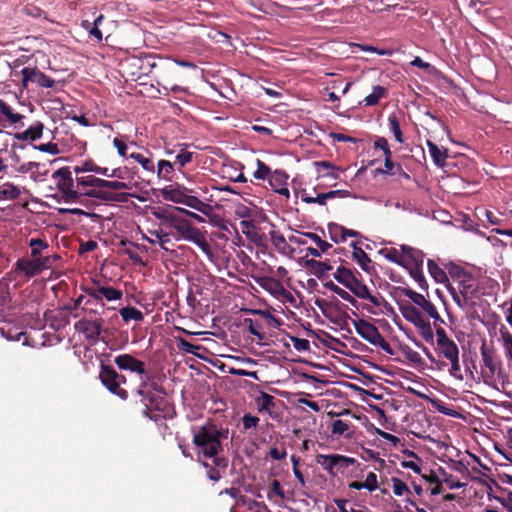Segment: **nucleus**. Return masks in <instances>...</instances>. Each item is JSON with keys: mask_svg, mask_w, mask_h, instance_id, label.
I'll use <instances>...</instances> for the list:
<instances>
[{"mask_svg": "<svg viewBox=\"0 0 512 512\" xmlns=\"http://www.w3.org/2000/svg\"><path fill=\"white\" fill-rule=\"evenodd\" d=\"M193 154L185 149H181L176 155L174 164L178 166V171L182 172V168L192 161Z\"/></svg>", "mask_w": 512, "mask_h": 512, "instance_id": "09e8293b", "label": "nucleus"}, {"mask_svg": "<svg viewBox=\"0 0 512 512\" xmlns=\"http://www.w3.org/2000/svg\"><path fill=\"white\" fill-rule=\"evenodd\" d=\"M166 229L165 227L159 226L156 229L148 230L149 235H143L142 238L150 244H158L163 250L168 251V244L171 243L173 233Z\"/></svg>", "mask_w": 512, "mask_h": 512, "instance_id": "6ab92c4d", "label": "nucleus"}, {"mask_svg": "<svg viewBox=\"0 0 512 512\" xmlns=\"http://www.w3.org/2000/svg\"><path fill=\"white\" fill-rule=\"evenodd\" d=\"M436 337L437 350L444 358L449 360L459 356V349L457 344L447 336L444 329H437Z\"/></svg>", "mask_w": 512, "mask_h": 512, "instance_id": "dca6fc26", "label": "nucleus"}, {"mask_svg": "<svg viewBox=\"0 0 512 512\" xmlns=\"http://www.w3.org/2000/svg\"><path fill=\"white\" fill-rule=\"evenodd\" d=\"M102 188H107L109 190H124L130 189L131 186L127 182L119 181V180H103Z\"/></svg>", "mask_w": 512, "mask_h": 512, "instance_id": "864d4df0", "label": "nucleus"}, {"mask_svg": "<svg viewBox=\"0 0 512 512\" xmlns=\"http://www.w3.org/2000/svg\"><path fill=\"white\" fill-rule=\"evenodd\" d=\"M48 259H34L23 257L17 260L14 267V272L17 275L24 276L26 278H32L44 269L48 268Z\"/></svg>", "mask_w": 512, "mask_h": 512, "instance_id": "9b49d317", "label": "nucleus"}, {"mask_svg": "<svg viewBox=\"0 0 512 512\" xmlns=\"http://www.w3.org/2000/svg\"><path fill=\"white\" fill-rule=\"evenodd\" d=\"M272 495H276L278 496L280 499H284L285 498V493L280 485V482L277 481V480H273L271 486H270V490H269V493H268V496L271 498Z\"/></svg>", "mask_w": 512, "mask_h": 512, "instance_id": "69168bd1", "label": "nucleus"}, {"mask_svg": "<svg viewBox=\"0 0 512 512\" xmlns=\"http://www.w3.org/2000/svg\"><path fill=\"white\" fill-rule=\"evenodd\" d=\"M12 155H17L15 150H9L7 148L0 149V172H6L8 168L13 170V162Z\"/></svg>", "mask_w": 512, "mask_h": 512, "instance_id": "a19ab883", "label": "nucleus"}, {"mask_svg": "<svg viewBox=\"0 0 512 512\" xmlns=\"http://www.w3.org/2000/svg\"><path fill=\"white\" fill-rule=\"evenodd\" d=\"M243 427L245 430L255 428L259 423V418L250 414H245L242 418Z\"/></svg>", "mask_w": 512, "mask_h": 512, "instance_id": "338daca9", "label": "nucleus"}, {"mask_svg": "<svg viewBox=\"0 0 512 512\" xmlns=\"http://www.w3.org/2000/svg\"><path fill=\"white\" fill-rule=\"evenodd\" d=\"M305 236L309 238L311 241H313L317 247L321 250V252H327L332 245L320 238V236L316 233L307 232L305 233Z\"/></svg>", "mask_w": 512, "mask_h": 512, "instance_id": "3c124183", "label": "nucleus"}, {"mask_svg": "<svg viewBox=\"0 0 512 512\" xmlns=\"http://www.w3.org/2000/svg\"><path fill=\"white\" fill-rule=\"evenodd\" d=\"M287 180L288 176L286 175L285 172L281 170H275L270 175L268 182L276 193L285 196L286 198H289L290 191L287 186Z\"/></svg>", "mask_w": 512, "mask_h": 512, "instance_id": "412c9836", "label": "nucleus"}, {"mask_svg": "<svg viewBox=\"0 0 512 512\" xmlns=\"http://www.w3.org/2000/svg\"><path fill=\"white\" fill-rule=\"evenodd\" d=\"M402 314L404 318L415 325L416 328H419L423 324H425L428 320L423 316V314L413 306H406L402 310Z\"/></svg>", "mask_w": 512, "mask_h": 512, "instance_id": "cd10ccee", "label": "nucleus"}, {"mask_svg": "<svg viewBox=\"0 0 512 512\" xmlns=\"http://www.w3.org/2000/svg\"><path fill=\"white\" fill-rule=\"evenodd\" d=\"M29 247L31 249V257L34 259H48L42 257L41 252L48 248V243L40 238H32L29 241Z\"/></svg>", "mask_w": 512, "mask_h": 512, "instance_id": "4c0bfd02", "label": "nucleus"}, {"mask_svg": "<svg viewBox=\"0 0 512 512\" xmlns=\"http://www.w3.org/2000/svg\"><path fill=\"white\" fill-rule=\"evenodd\" d=\"M354 251L352 254L353 259L356 261V263L361 267V269L365 272L370 273L372 268L371 265V259L369 256L359 247H356L355 244H353Z\"/></svg>", "mask_w": 512, "mask_h": 512, "instance_id": "2f4dec72", "label": "nucleus"}, {"mask_svg": "<svg viewBox=\"0 0 512 512\" xmlns=\"http://www.w3.org/2000/svg\"><path fill=\"white\" fill-rule=\"evenodd\" d=\"M338 195L346 196L347 192L344 190H334V191H329V192L322 193V194H317L315 197L308 195V194H304L302 196V200L308 204L325 205L327 200L333 199Z\"/></svg>", "mask_w": 512, "mask_h": 512, "instance_id": "a878e982", "label": "nucleus"}, {"mask_svg": "<svg viewBox=\"0 0 512 512\" xmlns=\"http://www.w3.org/2000/svg\"><path fill=\"white\" fill-rule=\"evenodd\" d=\"M130 158H132L137 163H139L145 171H147L149 173L155 172V166H154L152 159L145 157L141 153H132V154H130Z\"/></svg>", "mask_w": 512, "mask_h": 512, "instance_id": "a18cd8bd", "label": "nucleus"}, {"mask_svg": "<svg viewBox=\"0 0 512 512\" xmlns=\"http://www.w3.org/2000/svg\"><path fill=\"white\" fill-rule=\"evenodd\" d=\"M180 347L186 353H190V354H193V355H198L197 351L202 349V347L200 345L192 344V343H190V342H188V341H186L184 339L180 340Z\"/></svg>", "mask_w": 512, "mask_h": 512, "instance_id": "e2e57ef3", "label": "nucleus"}, {"mask_svg": "<svg viewBox=\"0 0 512 512\" xmlns=\"http://www.w3.org/2000/svg\"><path fill=\"white\" fill-rule=\"evenodd\" d=\"M256 404L259 412L271 413V409L274 407V397L270 394L262 392L261 395L256 399Z\"/></svg>", "mask_w": 512, "mask_h": 512, "instance_id": "79ce46f5", "label": "nucleus"}, {"mask_svg": "<svg viewBox=\"0 0 512 512\" xmlns=\"http://www.w3.org/2000/svg\"><path fill=\"white\" fill-rule=\"evenodd\" d=\"M168 229H174L176 231L177 234H173L176 240L183 239L190 241L197 245L209 259L213 258L211 246L205 235L187 219L179 216L175 219H170V227Z\"/></svg>", "mask_w": 512, "mask_h": 512, "instance_id": "7ed1b4c3", "label": "nucleus"}, {"mask_svg": "<svg viewBox=\"0 0 512 512\" xmlns=\"http://www.w3.org/2000/svg\"><path fill=\"white\" fill-rule=\"evenodd\" d=\"M83 194L103 201L126 202L128 198L126 193H115L108 190H87Z\"/></svg>", "mask_w": 512, "mask_h": 512, "instance_id": "393cba45", "label": "nucleus"}, {"mask_svg": "<svg viewBox=\"0 0 512 512\" xmlns=\"http://www.w3.org/2000/svg\"><path fill=\"white\" fill-rule=\"evenodd\" d=\"M379 253L387 260L401 266H416L423 264L424 254L408 245H401L400 248L385 247Z\"/></svg>", "mask_w": 512, "mask_h": 512, "instance_id": "20e7f679", "label": "nucleus"}, {"mask_svg": "<svg viewBox=\"0 0 512 512\" xmlns=\"http://www.w3.org/2000/svg\"><path fill=\"white\" fill-rule=\"evenodd\" d=\"M375 432L378 436H380L381 438H383L386 441H388L389 443H391L394 447H397L401 442V440L397 436L390 434L388 432H385L379 428H376Z\"/></svg>", "mask_w": 512, "mask_h": 512, "instance_id": "bf43d9fd", "label": "nucleus"}, {"mask_svg": "<svg viewBox=\"0 0 512 512\" xmlns=\"http://www.w3.org/2000/svg\"><path fill=\"white\" fill-rule=\"evenodd\" d=\"M12 158L14 163L11 164L13 165L14 172L20 174L30 173V178L35 182H41L45 180L49 172L45 164L33 161L21 163L18 155H12Z\"/></svg>", "mask_w": 512, "mask_h": 512, "instance_id": "9d476101", "label": "nucleus"}, {"mask_svg": "<svg viewBox=\"0 0 512 512\" xmlns=\"http://www.w3.org/2000/svg\"><path fill=\"white\" fill-rule=\"evenodd\" d=\"M316 463L330 476L336 477L343 474L350 466H353L356 459L341 454H319L316 456Z\"/></svg>", "mask_w": 512, "mask_h": 512, "instance_id": "423d86ee", "label": "nucleus"}, {"mask_svg": "<svg viewBox=\"0 0 512 512\" xmlns=\"http://www.w3.org/2000/svg\"><path fill=\"white\" fill-rule=\"evenodd\" d=\"M388 126L390 131L393 133L395 140L399 143L404 142L403 133L401 130L400 122L396 116V114H390L388 116Z\"/></svg>", "mask_w": 512, "mask_h": 512, "instance_id": "c03bdc74", "label": "nucleus"}, {"mask_svg": "<svg viewBox=\"0 0 512 512\" xmlns=\"http://www.w3.org/2000/svg\"><path fill=\"white\" fill-rule=\"evenodd\" d=\"M24 116L0 99V131L9 127H22Z\"/></svg>", "mask_w": 512, "mask_h": 512, "instance_id": "ddd939ff", "label": "nucleus"}, {"mask_svg": "<svg viewBox=\"0 0 512 512\" xmlns=\"http://www.w3.org/2000/svg\"><path fill=\"white\" fill-rule=\"evenodd\" d=\"M289 339L298 352H308L310 350V342L307 339L295 336H289Z\"/></svg>", "mask_w": 512, "mask_h": 512, "instance_id": "5fc2aeb1", "label": "nucleus"}, {"mask_svg": "<svg viewBox=\"0 0 512 512\" xmlns=\"http://www.w3.org/2000/svg\"><path fill=\"white\" fill-rule=\"evenodd\" d=\"M318 178H325L331 181L340 178L341 169L328 161L314 162Z\"/></svg>", "mask_w": 512, "mask_h": 512, "instance_id": "5701e85b", "label": "nucleus"}, {"mask_svg": "<svg viewBox=\"0 0 512 512\" xmlns=\"http://www.w3.org/2000/svg\"><path fill=\"white\" fill-rule=\"evenodd\" d=\"M270 239L278 253L284 256H293L295 250L291 247L290 242L278 231L272 230L270 233Z\"/></svg>", "mask_w": 512, "mask_h": 512, "instance_id": "b1692460", "label": "nucleus"}, {"mask_svg": "<svg viewBox=\"0 0 512 512\" xmlns=\"http://www.w3.org/2000/svg\"><path fill=\"white\" fill-rule=\"evenodd\" d=\"M43 124L39 121L35 122L28 129L16 135V138L21 141L37 140L41 138L43 133Z\"/></svg>", "mask_w": 512, "mask_h": 512, "instance_id": "c85d7f7f", "label": "nucleus"}, {"mask_svg": "<svg viewBox=\"0 0 512 512\" xmlns=\"http://www.w3.org/2000/svg\"><path fill=\"white\" fill-rule=\"evenodd\" d=\"M114 362L120 370L130 371L140 376L146 372L145 363L130 354L118 355L115 357Z\"/></svg>", "mask_w": 512, "mask_h": 512, "instance_id": "f3484780", "label": "nucleus"}, {"mask_svg": "<svg viewBox=\"0 0 512 512\" xmlns=\"http://www.w3.org/2000/svg\"><path fill=\"white\" fill-rule=\"evenodd\" d=\"M364 489L368 490L369 492L376 491L379 489V483H378V477L374 472H369L366 475L365 481L363 482Z\"/></svg>", "mask_w": 512, "mask_h": 512, "instance_id": "603ef678", "label": "nucleus"}, {"mask_svg": "<svg viewBox=\"0 0 512 512\" xmlns=\"http://www.w3.org/2000/svg\"><path fill=\"white\" fill-rule=\"evenodd\" d=\"M330 289L336 293L340 298H342L345 301H348L350 303H353L354 299L353 297L344 289L338 287L335 284H331Z\"/></svg>", "mask_w": 512, "mask_h": 512, "instance_id": "774afa93", "label": "nucleus"}, {"mask_svg": "<svg viewBox=\"0 0 512 512\" xmlns=\"http://www.w3.org/2000/svg\"><path fill=\"white\" fill-rule=\"evenodd\" d=\"M21 194V189L13 183L6 182L0 185V199L15 200Z\"/></svg>", "mask_w": 512, "mask_h": 512, "instance_id": "f704fd0d", "label": "nucleus"}, {"mask_svg": "<svg viewBox=\"0 0 512 512\" xmlns=\"http://www.w3.org/2000/svg\"><path fill=\"white\" fill-rule=\"evenodd\" d=\"M240 227L242 233L253 243L259 244L261 242V236L257 231V228L253 221L251 220H242L240 222Z\"/></svg>", "mask_w": 512, "mask_h": 512, "instance_id": "c756f323", "label": "nucleus"}, {"mask_svg": "<svg viewBox=\"0 0 512 512\" xmlns=\"http://www.w3.org/2000/svg\"><path fill=\"white\" fill-rule=\"evenodd\" d=\"M119 314L121 315L123 321H135L141 322L144 318L143 313L136 309L135 307H123L119 310Z\"/></svg>", "mask_w": 512, "mask_h": 512, "instance_id": "58836bf2", "label": "nucleus"}, {"mask_svg": "<svg viewBox=\"0 0 512 512\" xmlns=\"http://www.w3.org/2000/svg\"><path fill=\"white\" fill-rule=\"evenodd\" d=\"M22 85L27 88L29 83L35 84L43 88H51L55 84V80L37 68L24 67L21 70Z\"/></svg>", "mask_w": 512, "mask_h": 512, "instance_id": "f8f14e48", "label": "nucleus"}, {"mask_svg": "<svg viewBox=\"0 0 512 512\" xmlns=\"http://www.w3.org/2000/svg\"><path fill=\"white\" fill-rule=\"evenodd\" d=\"M427 266L430 275L437 283H444L448 280L446 272L433 260H428Z\"/></svg>", "mask_w": 512, "mask_h": 512, "instance_id": "37998d69", "label": "nucleus"}, {"mask_svg": "<svg viewBox=\"0 0 512 512\" xmlns=\"http://www.w3.org/2000/svg\"><path fill=\"white\" fill-rule=\"evenodd\" d=\"M426 341H431L434 337V333L429 321L417 328Z\"/></svg>", "mask_w": 512, "mask_h": 512, "instance_id": "0e129e2a", "label": "nucleus"}, {"mask_svg": "<svg viewBox=\"0 0 512 512\" xmlns=\"http://www.w3.org/2000/svg\"><path fill=\"white\" fill-rule=\"evenodd\" d=\"M102 319H81L74 324L77 332L83 334L88 341L97 342L102 332Z\"/></svg>", "mask_w": 512, "mask_h": 512, "instance_id": "4468645a", "label": "nucleus"}, {"mask_svg": "<svg viewBox=\"0 0 512 512\" xmlns=\"http://www.w3.org/2000/svg\"><path fill=\"white\" fill-rule=\"evenodd\" d=\"M391 157L392 156H385L384 169H379V172L382 174H389V175L399 174V175H403L404 177L408 178L409 177L408 174H406L403 171L402 167L399 164H395L391 160Z\"/></svg>", "mask_w": 512, "mask_h": 512, "instance_id": "ea45409f", "label": "nucleus"}, {"mask_svg": "<svg viewBox=\"0 0 512 512\" xmlns=\"http://www.w3.org/2000/svg\"><path fill=\"white\" fill-rule=\"evenodd\" d=\"M375 148H379L383 151L385 156H392L388 141L384 137H378L374 142Z\"/></svg>", "mask_w": 512, "mask_h": 512, "instance_id": "680f3d73", "label": "nucleus"}, {"mask_svg": "<svg viewBox=\"0 0 512 512\" xmlns=\"http://www.w3.org/2000/svg\"><path fill=\"white\" fill-rule=\"evenodd\" d=\"M82 27L84 29L88 30L90 36L96 38L97 41H101L102 40V38H103L102 37V32L99 29V27L91 26V23L88 20H84L82 22Z\"/></svg>", "mask_w": 512, "mask_h": 512, "instance_id": "052dcab7", "label": "nucleus"}, {"mask_svg": "<svg viewBox=\"0 0 512 512\" xmlns=\"http://www.w3.org/2000/svg\"><path fill=\"white\" fill-rule=\"evenodd\" d=\"M357 334L363 338L364 340L368 341L369 343L373 345H379L382 348L388 347L389 345L386 343L376 326L373 324L366 322V321H360L355 326Z\"/></svg>", "mask_w": 512, "mask_h": 512, "instance_id": "2eb2a0df", "label": "nucleus"}, {"mask_svg": "<svg viewBox=\"0 0 512 512\" xmlns=\"http://www.w3.org/2000/svg\"><path fill=\"white\" fill-rule=\"evenodd\" d=\"M448 361L451 364V367L449 369L450 375L457 380H463L459 356H457L456 358L454 357L453 359H449Z\"/></svg>", "mask_w": 512, "mask_h": 512, "instance_id": "6e6d98bb", "label": "nucleus"}, {"mask_svg": "<svg viewBox=\"0 0 512 512\" xmlns=\"http://www.w3.org/2000/svg\"><path fill=\"white\" fill-rule=\"evenodd\" d=\"M56 187L61 194V198L66 203H75L79 198V193L75 189L74 180L68 167H62L52 175Z\"/></svg>", "mask_w": 512, "mask_h": 512, "instance_id": "0eeeda50", "label": "nucleus"}, {"mask_svg": "<svg viewBox=\"0 0 512 512\" xmlns=\"http://www.w3.org/2000/svg\"><path fill=\"white\" fill-rule=\"evenodd\" d=\"M427 147L435 165L443 167L447 159L446 151L441 150L435 143L429 140L427 141Z\"/></svg>", "mask_w": 512, "mask_h": 512, "instance_id": "473e14b6", "label": "nucleus"}, {"mask_svg": "<svg viewBox=\"0 0 512 512\" xmlns=\"http://www.w3.org/2000/svg\"><path fill=\"white\" fill-rule=\"evenodd\" d=\"M256 165L257 169L253 173L254 178L258 180H268L270 175L272 174L270 167L259 159H257Z\"/></svg>", "mask_w": 512, "mask_h": 512, "instance_id": "de8ad7c7", "label": "nucleus"}, {"mask_svg": "<svg viewBox=\"0 0 512 512\" xmlns=\"http://www.w3.org/2000/svg\"><path fill=\"white\" fill-rule=\"evenodd\" d=\"M334 279L349 289L356 297L368 300L371 304L379 307L383 298L381 295L371 294L369 288L363 283L361 274L356 270H351L343 265L339 266L333 274Z\"/></svg>", "mask_w": 512, "mask_h": 512, "instance_id": "f03ea898", "label": "nucleus"}, {"mask_svg": "<svg viewBox=\"0 0 512 512\" xmlns=\"http://www.w3.org/2000/svg\"><path fill=\"white\" fill-rule=\"evenodd\" d=\"M188 193H194V190L178 183L168 185L161 190V194L165 200L176 204H183Z\"/></svg>", "mask_w": 512, "mask_h": 512, "instance_id": "aec40b11", "label": "nucleus"}, {"mask_svg": "<svg viewBox=\"0 0 512 512\" xmlns=\"http://www.w3.org/2000/svg\"><path fill=\"white\" fill-rule=\"evenodd\" d=\"M387 95V89L383 86L377 85L372 89V93L364 98L366 106H375L379 101Z\"/></svg>", "mask_w": 512, "mask_h": 512, "instance_id": "e433bc0d", "label": "nucleus"}, {"mask_svg": "<svg viewBox=\"0 0 512 512\" xmlns=\"http://www.w3.org/2000/svg\"><path fill=\"white\" fill-rule=\"evenodd\" d=\"M350 428L351 423L349 421L336 419L332 422L331 433L334 436H344L345 438H350L352 435Z\"/></svg>", "mask_w": 512, "mask_h": 512, "instance_id": "72a5a7b5", "label": "nucleus"}, {"mask_svg": "<svg viewBox=\"0 0 512 512\" xmlns=\"http://www.w3.org/2000/svg\"><path fill=\"white\" fill-rule=\"evenodd\" d=\"M256 283L265 291L276 298H286L290 293L285 289L282 283L273 277L261 276L256 279Z\"/></svg>", "mask_w": 512, "mask_h": 512, "instance_id": "a211bd4d", "label": "nucleus"}, {"mask_svg": "<svg viewBox=\"0 0 512 512\" xmlns=\"http://www.w3.org/2000/svg\"><path fill=\"white\" fill-rule=\"evenodd\" d=\"M329 232L331 234V238L336 243L345 242L348 237H358L360 233L358 231L345 228L341 225H333L329 227Z\"/></svg>", "mask_w": 512, "mask_h": 512, "instance_id": "bb28decb", "label": "nucleus"}, {"mask_svg": "<svg viewBox=\"0 0 512 512\" xmlns=\"http://www.w3.org/2000/svg\"><path fill=\"white\" fill-rule=\"evenodd\" d=\"M174 164L167 160H159L157 164V177L165 181H172Z\"/></svg>", "mask_w": 512, "mask_h": 512, "instance_id": "c9c22d12", "label": "nucleus"}, {"mask_svg": "<svg viewBox=\"0 0 512 512\" xmlns=\"http://www.w3.org/2000/svg\"><path fill=\"white\" fill-rule=\"evenodd\" d=\"M183 205H186L202 214L207 215L211 209L210 205L200 200L197 196L188 193Z\"/></svg>", "mask_w": 512, "mask_h": 512, "instance_id": "7c9ffc66", "label": "nucleus"}, {"mask_svg": "<svg viewBox=\"0 0 512 512\" xmlns=\"http://www.w3.org/2000/svg\"><path fill=\"white\" fill-rule=\"evenodd\" d=\"M153 215L162 221L161 225L162 227L169 228L170 227V219H175L177 215H174L172 213H169L168 211L161 210V211H155L153 212Z\"/></svg>", "mask_w": 512, "mask_h": 512, "instance_id": "4d7b16f0", "label": "nucleus"}, {"mask_svg": "<svg viewBox=\"0 0 512 512\" xmlns=\"http://www.w3.org/2000/svg\"><path fill=\"white\" fill-rule=\"evenodd\" d=\"M103 180L94 176H84L76 178L77 186L97 187L102 188Z\"/></svg>", "mask_w": 512, "mask_h": 512, "instance_id": "49530a36", "label": "nucleus"}, {"mask_svg": "<svg viewBox=\"0 0 512 512\" xmlns=\"http://www.w3.org/2000/svg\"><path fill=\"white\" fill-rule=\"evenodd\" d=\"M391 481H392L393 493L396 496H403L404 494L410 493V489H409L408 485L401 479L393 477L391 479Z\"/></svg>", "mask_w": 512, "mask_h": 512, "instance_id": "8fccbe9b", "label": "nucleus"}, {"mask_svg": "<svg viewBox=\"0 0 512 512\" xmlns=\"http://www.w3.org/2000/svg\"><path fill=\"white\" fill-rule=\"evenodd\" d=\"M228 435V429L213 423L193 429V444L197 457L208 469L207 476L213 481L221 478L220 470L227 466L225 458L219 457L218 454L222 450V441L227 440Z\"/></svg>", "mask_w": 512, "mask_h": 512, "instance_id": "f257e3e1", "label": "nucleus"}, {"mask_svg": "<svg viewBox=\"0 0 512 512\" xmlns=\"http://www.w3.org/2000/svg\"><path fill=\"white\" fill-rule=\"evenodd\" d=\"M101 383L114 395L122 400L128 398V392L121 388L122 384L126 383V377L119 374L110 366L102 365L99 373Z\"/></svg>", "mask_w": 512, "mask_h": 512, "instance_id": "6e6552de", "label": "nucleus"}, {"mask_svg": "<svg viewBox=\"0 0 512 512\" xmlns=\"http://www.w3.org/2000/svg\"><path fill=\"white\" fill-rule=\"evenodd\" d=\"M355 47L361 49L362 51H365V52H372V53H376L378 55H382V56H391L393 54V51L390 50V49H379L377 47H374V46H369V45H362V44H353Z\"/></svg>", "mask_w": 512, "mask_h": 512, "instance_id": "13d9d810", "label": "nucleus"}, {"mask_svg": "<svg viewBox=\"0 0 512 512\" xmlns=\"http://www.w3.org/2000/svg\"><path fill=\"white\" fill-rule=\"evenodd\" d=\"M406 295L414 304L421 307L430 318L435 320L439 319L436 307L432 302L426 299L424 295L415 291H408Z\"/></svg>", "mask_w": 512, "mask_h": 512, "instance_id": "4be33fe9", "label": "nucleus"}, {"mask_svg": "<svg viewBox=\"0 0 512 512\" xmlns=\"http://www.w3.org/2000/svg\"><path fill=\"white\" fill-rule=\"evenodd\" d=\"M82 291L102 304L104 300L114 302L121 300L123 297V292L120 289L109 286L105 282L97 279H92L89 284L83 286Z\"/></svg>", "mask_w": 512, "mask_h": 512, "instance_id": "39448f33", "label": "nucleus"}, {"mask_svg": "<svg viewBox=\"0 0 512 512\" xmlns=\"http://www.w3.org/2000/svg\"><path fill=\"white\" fill-rule=\"evenodd\" d=\"M481 377L487 385L494 386L496 377L500 372V363L495 352L483 345L481 347Z\"/></svg>", "mask_w": 512, "mask_h": 512, "instance_id": "1a4fd4ad", "label": "nucleus"}]
</instances>
